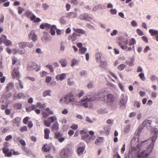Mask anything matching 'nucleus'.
Instances as JSON below:
<instances>
[{
  "label": "nucleus",
  "instance_id": "12",
  "mask_svg": "<svg viewBox=\"0 0 158 158\" xmlns=\"http://www.w3.org/2000/svg\"><path fill=\"white\" fill-rule=\"evenodd\" d=\"M115 98L111 94H109L106 95V101L108 103L110 104L112 103L114 101Z\"/></svg>",
  "mask_w": 158,
  "mask_h": 158
},
{
  "label": "nucleus",
  "instance_id": "38",
  "mask_svg": "<svg viewBox=\"0 0 158 158\" xmlns=\"http://www.w3.org/2000/svg\"><path fill=\"white\" fill-rule=\"evenodd\" d=\"M87 51V48L84 47L79 48V52L81 54H84Z\"/></svg>",
  "mask_w": 158,
  "mask_h": 158
},
{
  "label": "nucleus",
  "instance_id": "31",
  "mask_svg": "<svg viewBox=\"0 0 158 158\" xmlns=\"http://www.w3.org/2000/svg\"><path fill=\"white\" fill-rule=\"evenodd\" d=\"M17 44L19 48H24L26 47V42H19Z\"/></svg>",
  "mask_w": 158,
  "mask_h": 158
},
{
  "label": "nucleus",
  "instance_id": "19",
  "mask_svg": "<svg viewBox=\"0 0 158 158\" xmlns=\"http://www.w3.org/2000/svg\"><path fill=\"white\" fill-rule=\"evenodd\" d=\"M135 56H133L130 58V62H129L128 61H126L125 63L127 64L129 66H134V62L135 61Z\"/></svg>",
  "mask_w": 158,
  "mask_h": 158
},
{
  "label": "nucleus",
  "instance_id": "63",
  "mask_svg": "<svg viewBox=\"0 0 158 158\" xmlns=\"http://www.w3.org/2000/svg\"><path fill=\"white\" fill-rule=\"evenodd\" d=\"M139 76L140 78L142 80L144 81L145 80V77L143 73H141L139 74Z\"/></svg>",
  "mask_w": 158,
  "mask_h": 158
},
{
  "label": "nucleus",
  "instance_id": "59",
  "mask_svg": "<svg viewBox=\"0 0 158 158\" xmlns=\"http://www.w3.org/2000/svg\"><path fill=\"white\" fill-rule=\"evenodd\" d=\"M67 82L69 86L72 85L74 84V81L70 79H68Z\"/></svg>",
  "mask_w": 158,
  "mask_h": 158
},
{
  "label": "nucleus",
  "instance_id": "61",
  "mask_svg": "<svg viewBox=\"0 0 158 158\" xmlns=\"http://www.w3.org/2000/svg\"><path fill=\"white\" fill-rule=\"evenodd\" d=\"M136 32L139 35L142 36L143 35V33L142 31L139 29H137L136 30Z\"/></svg>",
  "mask_w": 158,
  "mask_h": 158
},
{
  "label": "nucleus",
  "instance_id": "6",
  "mask_svg": "<svg viewBox=\"0 0 158 158\" xmlns=\"http://www.w3.org/2000/svg\"><path fill=\"white\" fill-rule=\"evenodd\" d=\"M79 19L82 20L90 21L92 19V18L88 13H84L80 15Z\"/></svg>",
  "mask_w": 158,
  "mask_h": 158
},
{
  "label": "nucleus",
  "instance_id": "50",
  "mask_svg": "<svg viewBox=\"0 0 158 158\" xmlns=\"http://www.w3.org/2000/svg\"><path fill=\"white\" fill-rule=\"evenodd\" d=\"M44 125L47 127H49L51 125V122L48 120H44Z\"/></svg>",
  "mask_w": 158,
  "mask_h": 158
},
{
  "label": "nucleus",
  "instance_id": "21",
  "mask_svg": "<svg viewBox=\"0 0 158 158\" xmlns=\"http://www.w3.org/2000/svg\"><path fill=\"white\" fill-rule=\"evenodd\" d=\"M59 62L60 64L62 67H66L68 64L66 60L65 59H62L59 60Z\"/></svg>",
  "mask_w": 158,
  "mask_h": 158
},
{
  "label": "nucleus",
  "instance_id": "47",
  "mask_svg": "<svg viewBox=\"0 0 158 158\" xmlns=\"http://www.w3.org/2000/svg\"><path fill=\"white\" fill-rule=\"evenodd\" d=\"M6 38L4 40V41L3 43H4L5 45L6 46L11 45H12L11 42L9 40H6Z\"/></svg>",
  "mask_w": 158,
  "mask_h": 158
},
{
  "label": "nucleus",
  "instance_id": "11",
  "mask_svg": "<svg viewBox=\"0 0 158 158\" xmlns=\"http://www.w3.org/2000/svg\"><path fill=\"white\" fill-rule=\"evenodd\" d=\"M66 76L67 74L66 73H62L57 75L55 78L57 81H62L66 79Z\"/></svg>",
  "mask_w": 158,
  "mask_h": 158
},
{
  "label": "nucleus",
  "instance_id": "26",
  "mask_svg": "<svg viewBox=\"0 0 158 158\" xmlns=\"http://www.w3.org/2000/svg\"><path fill=\"white\" fill-rule=\"evenodd\" d=\"M149 32L152 36H156L158 35V31L156 30L150 29L149 30Z\"/></svg>",
  "mask_w": 158,
  "mask_h": 158
},
{
  "label": "nucleus",
  "instance_id": "64",
  "mask_svg": "<svg viewBox=\"0 0 158 158\" xmlns=\"http://www.w3.org/2000/svg\"><path fill=\"white\" fill-rule=\"evenodd\" d=\"M52 77L51 76H47L45 79V82L46 83H48L50 82L51 80Z\"/></svg>",
  "mask_w": 158,
  "mask_h": 158
},
{
  "label": "nucleus",
  "instance_id": "41",
  "mask_svg": "<svg viewBox=\"0 0 158 158\" xmlns=\"http://www.w3.org/2000/svg\"><path fill=\"white\" fill-rule=\"evenodd\" d=\"M45 67L46 68H48L49 69L51 72L53 73L54 72V68L52 65L48 64L46 65Z\"/></svg>",
  "mask_w": 158,
  "mask_h": 158
},
{
  "label": "nucleus",
  "instance_id": "48",
  "mask_svg": "<svg viewBox=\"0 0 158 158\" xmlns=\"http://www.w3.org/2000/svg\"><path fill=\"white\" fill-rule=\"evenodd\" d=\"M98 112L100 114H103L106 113L107 111L105 109H100L98 110Z\"/></svg>",
  "mask_w": 158,
  "mask_h": 158
},
{
  "label": "nucleus",
  "instance_id": "24",
  "mask_svg": "<svg viewBox=\"0 0 158 158\" xmlns=\"http://www.w3.org/2000/svg\"><path fill=\"white\" fill-rule=\"evenodd\" d=\"M121 46V48L123 50H126L127 51H131L132 48L134 49V46H133L132 48L131 47H128L127 45H122L121 44H120Z\"/></svg>",
  "mask_w": 158,
  "mask_h": 158
},
{
  "label": "nucleus",
  "instance_id": "42",
  "mask_svg": "<svg viewBox=\"0 0 158 158\" xmlns=\"http://www.w3.org/2000/svg\"><path fill=\"white\" fill-rule=\"evenodd\" d=\"M130 129V125H126L124 128V132L126 134L128 133Z\"/></svg>",
  "mask_w": 158,
  "mask_h": 158
},
{
  "label": "nucleus",
  "instance_id": "7",
  "mask_svg": "<svg viewBox=\"0 0 158 158\" xmlns=\"http://www.w3.org/2000/svg\"><path fill=\"white\" fill-rule=\"evenodd\" d=\"M62 134L59 132H56L55 133L54 137L58 139L60 143H62L65 139V138L62 137Z\"/></svg>",
  "mask_w": 158,
  "mask_h": 158
},
{
  "label": "nucleus",
  "instance_id": "53",
  "mask_svg": "<svg viewBox=\"0 0 158 158\" xmlns=\"http://www.w3.org/2000/svg\"><path fill=\"white\" fill-rule=\"evenodd\" d=\"M6 35H1V37H0V44H1L3 41H4V40L6 39Z\"/></svg>",
  "mask_w": 158,
  "mask_h": 158
},
{
  "label": "nucleus",
  "instance_id": "23",
  "mask_svg": "<svg viewBox=\"0 0 158 158\" xmlns=\"http://www.w3.org/2000/svg\"><path fill=\"white\" fill-rule=\"evenodd\" d=\"M44 36L43 37V39L46 41H48L50 40L51 38L50 35L47 32H44Z\"/></svg>",
  "mask_w": 158,
  "mask_h": 158
},
{
  "label": "nucleus",
  "instance_id": "14",
  "mask_svg": "<svg viewBox=\"0 0 158 158\" xmlns=\"http://www.w3.org/2000/svg\"><path fill=\"white\" fill-rule=\"evenodd\" d=\"M80 35H78L76 32L73 33L72 35L69 36L68 37L69 40H72V42H74L77 38L78 36H80Z\"/></svg>",
  "mask_w": 158,
  "mask_h": 158
},
{
  "label": "nucleus",
  "instance_id": "36",
  "mask_svg": "<svg viewBox=\"0 0 158 158\" xmlns=\"http://www.w3.org/2000/svg\"><path fill=\"white\" fill-rule=\"evenodd\" d=\"M36 108V106L35 105L30 106L27 107L26 108V110L28 112H30L31 111L34 110Z\"/></svg>",
  "mask_w": 158,
  "mask_h": 158
},
{
  "label": "nucleus",
  "instance_id": "8",
  "mask_svg": "<svg viewBox=\"0 0 158 158\" xmlns=\"http://www.w3.org/2000/svg\"><path fill=\"white\" fill-rule=\"evenodd\" d=\"M28 37L34 42H35L38 39L37 36L35 33L34 30H32L30 31L28 35Z\"/></svg>",
  "mask_w": 158,
  "mask_h": 158
},
{
  "label": "nucleus",
  "instance_id": "25",
  "mask_svg": "<svg viewBox=\"0 0 158 158\" xmlns=\"http://www.w3.org/2000/svg\"><path fill=\"white\" fill-rule=\"evenodd\" d=\"M50 130L48 128H46L44 130V138L48 139L49 138V134L50 133Z\"/></svg>",
  "mask_w": 158,
  "mask_h": 158
},
{
  "label": "nucleus",
  "instance_id": "9",
  "mask_svg": "<svg viewBox=\"0 0 158 158\" xmlns=\"http://www.w3.org/2000/svg\"><path fill=\"white\" fill-rule=\"evenodd\" d=\"M119 41L118 42V44L121 48V46L120 45V44L122 45H126L128 44V40L127 38L120 37L119 39Z\"/></svg>",
  "mask_w": 158,
  "mask_h": 158
},
{
  "label": "nucleus",
  "instance_id": "2",
  "mask_svg": "<svg viewBox=\"0 0 158 158\" xmlns=\"http://www.w3.org/2000/svg\"><path fill=\"white\" fill-rule=\"evenodd\" d=\"M152 133L153 135L152 136L150 139V140L151 141V143L149 145L147 150L148 152L146 153V154H148L152 151L154 148V143L157 137L158 130L157 129L154 130L152 132Z\"/></svg>",
  "mask_w": 158,
  "mask_h": 158
},
{
  "label": "nucleus",
  "instance_id": "56",
  "mask_svg": "<svg viewBox=\"0 0 158 158\" xmlns=\"http://www.w3.org/2000/svg\"><path fill=\"white\" fill-rule=\"evenodd\" d=\"M118 86L121 90L123 91L124 90V86L122 83L121 82H118Z\"/></svg>",
  "mask_w": 158,
  "mask_h": 158
},
{
  "label": "nucleus",
  "instance_id": "17",
  "mask_svg": "<svg viewBox=\"0 0 158 158\" xmlns=\"http://www.w3.org/2000/svg\"><path fill=\"white\" fill-rule=\"evenodd\" d=\"M56 27L55 25H52L50 28V33L52 35H55V30H56Z\"/></svg>",
  "mask_w": 158,
  "mask_h": 158
},
{
  "label": "nucleus",
  "instance_id": "4",
  "mask_svg": "<svg viewBox=\"0 0 158 158\" xmlns=\"http://www.w3.org/2000/svg\"><path fill=\"white\" fill-rule=\"evenodd\" d=\"M70 154V150L68 148L63 149L60 152L59 158H67Z\"/></svg>",
  "mask_w": 158,
  "mask_h": 158
},
{
  "label": "nucleus",
  "instance_id": "15",
  "mask_svg": "<svg viewBox=\"0 0 158 158\" xmlns=\"http://www.w3.org/2000/svg\"><path fill=\"white\" fill-rule=\"evenodd\" d=\"M52 25L50 24L45 23H42L40 26V28L42 29H45L47 30H48L50 29Z\"/></svg>",
  "mask_w": 158,
  "mask_h": 158
},
{
  "label": "nucleus",
  "instance_id": "58",
  "mask_svg": "<svg viewBox=\"0 0 158 158\" xmlns=\"http://www.w3.org/2000/svg\"><path fill=\"white\" fill-rule=\"evenodd\" d=\"M110 14L112 15H115L116 14L117 11L116 9H112L110 10Z\"/></svg>",
  "mask_w": 158,
  "mask_h": 158
},
{
  "label": "nucleus",
  "instance_id": "5",
  "mask_svg": "<svg viewBox=\"0 0 158 158\" xmlns=\"http://www.w3.org/2000/svg\"><path fill=\"white\" fill-rule=\"evenodd\" d=\"M120 108L121 109H123L125 107L127 103V96H125L123 94H122L120 97Z\"/></svg>",
  "mask_w": 158,
  "mask_h": 158
},
{
  "label": "nucleus",
  "instance_id": "45",
  "mask_svg": "<svg viewBox=\"0 0 158 158\" xmlns=\"http://www.w3.org/2000/svg\"><path fill=\"white\" fill-rule=\"evenodd\" d=\"M79 74L81 77L85 76L87 75V72L85 70H82L79 72Z\"/></svg>",
  "mask_w": 158,
  "mask_h": 158
},
{
  "label": "nucleus",
  "instance_id": "22",
  "mask_svg": "<svg viewBox=\"0 0 158 158\" xmlns=\"http://www.w3.org/2000/svg\"><path fill=\"white\" fill-rule=\"evenodd\" d=\"M51 92L52 91L51 90H46L43 92L42 94L43 96L44 97H45L48 96L50 97L51 96Z\"/></svg>",
  "mask_w": 158,
  "mask_h": 158
},
{
  "label": "nucleus",
  "instance_id": "54",
  "mask_svg": "<svg viewBox=\"0 0 158 158\" xmlns=\"http://www.w3.org/2000/svg\"><path fill=\"white\" fill-rule=\"evenodd\" d=\"M42 7L44 10H46L49 8V6L46 3H44L42 4Z\"/></svg>",
  "mask_w": 158,
  "mask_h": 158
},
{
  "label": "nucleus",
  "instance_id": "10",
  "mask_svg": "<svg viewBox=\"0 0 158 158\" xmlns=\"http://www.w3.org/2000/svg\"><path fill=\"white\" fill-rule=\"evenodd\" d=\"M143 129L144 128L142 125L140 126H139V128H138L137 130H136L135 133V139H139L140 134L142 131L143 130Z\"/></svg>",
  "mask_w": 158,
  "mask_h": 158
},
{
  "label": "nucleus",
  "instance_id": "37",
  "mask_svg": "<svg viewBox=\"0 0 158 158\" xmlns=\"http://www.w3.org/2000/svg\"><path fill=\"white\" fill-rule=\"evenodd\" d=\"M52 128L55 131H57L59 128V125L57 122L54 123L52 126Z\"/></svg>",
  "mask_w": 158,
  "mask_h": 158
},
{
  "label": "nucleus",
  "instance_id": "39",
  "mask_svg": "<svg viewBox=\"0 0 158 158\" xmlns=\"http://www.w3.org/2000/svg\"><path fill=\"white\" fill-rule=\"evenodd\" d=\"M141 105V103L139 101H135L134 102V106L135 107L139 108L140 107Z\"/></svg>",
  "mask_w": 158,
  "mask_h": 158
},
{
  "label": "nucleus",
  "instance_id": "60",
  "mask_svg": "<svg viewBox=\"0 0 158 158\" xmlns=\"http://www.w3.org/2000/svg\"><path fill=\"white\" fill-rule=\"evenodd\" d=\"M78 126L77 124H72L70 127V128L73 130H76L77 129Z\"/></svg>",
  "mask_w": 158,
  "mask_h": 158
},
{
  "label": "nucleus",
  "instance_id": "1",
  "mask_svg": "<svg viewBox=\"0 0 158 158\" xmlns=\"http://www.w3.org/2000/svg\"><path fill=\"white\" fill-rule=\"evenodd\" d=\"M105 98V95L103 93L100 92L95 94L91 98H88L87 96L83 97L81 99V106L85 108H87L90 102L93 101L102 100Z\"/></svg>",
  "mask_w": 158,
  "mask_h": 158
},
{
  "label": "nucleus",
  "instance_id": "51",
  "mask_svg": "<svg viewBox=\"0 0 158 158\" xmlns=\"http://www.w3.org/2000/svg\"><path fill=\"white\" fill-rule=\"evenodd\" d=\"M136 43V41L134 38L131 39L129 41V45L130 46L134 45Z\"/></svg>",
  "mask_w": 158,
  "mask_h": 158
},
{
  "label": "nucleus",
  "instance_id": "28",
  "mask_svg": "<svg viewBox=\"0 0 158 158\" xmlns=\"http://www.w3.org/2000/svg\"><path fill=\"white\" fill-rule=\"evenodd\" d=\"M14 86V84L10 82L9 83L6 87V92H8L10 89L13 88Z\"/></svg>",
  "mask_w": 158,
  "mask_h": 158
},
{
  "label": "nucleus",
  "instance_id": "34",
  "mask_svg": "<svg viewBox=\"0 0 158 158\" xmlns=\"http://www.w3.org/2000/svg\"><path fill=\"white\" fill-rule=\"evenodd\" d=\"M85 147L84 146L79 147L77 150L78 154L81 155L82 154L85 150Z\"/></svg>",
  "mask_w": 158,
  "mask_h": 158
},
{
  "label": "nucleus",
  "instance_id": "18",
  "mask_svg": "<svg viewBox=\"0 0 158 158\" xmlns=\"http://www.w3.org/2000/svg\"><path fill=\"white\" fill-rule=\"evenodd\" d=\"M37 64L35 63H31L28 65V68L29 70H33L36 68Z\"/></svg>",
  "mask_w": 158,
  "mask_h": 158
},
{
  "label": "nucleus",
  "instance_id": "29",
  "mask_svg": "<svg viewBox=\"0 0 158 158\" xmlns=\"http://www.w3.org/2000/svg\"><path fill=\"white\" fill-rule=\"evenodd\" d=\"M100 66L102 69H106L107 66V62L106 61H100Z\"/></svg>",
  "mask_w": 158,
  "mask_h": 158
},
{
  "label": "nucleus",
  "instance_id": "43",
  "mask_svg": "<svg viewBox=\"0 0 158 158\" xmlns=\"http://www.w3.org/2000/svg\"><path fill=\"white\" fill-rule=\"evenodd\" d=\"M36 106L38 107L44 109L46 107V105L45 103L41 104L40 102H38L36 104Z\"/></svg>",
  "mask_w": 158,
  "mask_h": 158
},
{
  "label": "nucleus",
  "instance_id": "35",
  "mask_svg": "<svg viewBox=\"0 0 158 158\" xmlns=\"http://www.w3.org/2000/svg\"><path fill=\"white\" fill-rule=\"evenodd\" d=\"M81 99L79 101H78L75 100L73 103H72V105L73 106H81Z\"/></svg>",
  "mask_w": 158,
  "mask_h": 158
},
{
  "label": "nucleus",
  "instance_id": "44",
  "mask_svg": "<svg viewBox=\"0 0 158 158\" xmlns=\"http://www.w3.org/2000/svg\"><path fill=\"white\" fill-rule=\"evenodd\" d=\"M22 106V105L20 103H15L14 105L15 108L17 109H20Z\"/></svg>",
  "mask_w": 158,
  "mask_h": 158
},
{
  "label": "nucleus",
  "instance_id": "27",
  "mask_svg": "<svg viewBox=\"0 0 158 158\" xmlns=\"http://www.w3.org/2000/svg\"><path fill=\"white\" fill-rule=\"evenodd\" d=\"M104 132L107 135H108L109 134L110 128L109 126L106 125L104 127Z\"/></svg>",
  "mask_w": 158,
  "mask_h": 158
},
{
  "label": "nucleus",
  "instance_id": "52",
  "mask_svg": "<svg viewBox=\"0 0 158 158\" xmlns=\"http://www.w3.org/2000/svg\"><path fill=\"white\" fill-rule=\"evenodd\" d=\"M126 67V65H125L124 64H122L118 66V69L120 70H123Z\"/></svg>",
  "mask_w": 158,
  "mask_h": 158
},
{
  "label": "nucleus",
  "instance_id": "30",
  "mask_svg": "<svg viewBox=\"0 0 158 158\" xmlns=\"http://www.w3.org/2000/svg\"><path fill=\"white\" fill-rule=\"evenodd\" d=\"M95 139V136L94 135L89 136L88 139L86 140V142L88 143H90L93 141Z\"/></svg>",
  "mask_w": 158,
  "mask_h": 158
},
{
  "label": "nucleus",
  "instance_id": "3",
  "mask_svg": "<svg viewBox=\"0 0 158 158\" xmlns=\"http://www.w3.org/2000/svg\"><path fill=\"white\" fill-rule=\"evenodd\" d=\"M25 15L27 18H30L31 20L33 21L34 23H39L41 21V19L39 18H36L32 12L29 10L26 11Z\"/></svg>",
  "mask_w": 158,
  "mask_h": 158
},
{
  "label": "nucleus",
  "instance_id": "49",
  "mask_svg": "<svg viewBox=\"0 0 158 158\" xmlns=\"http://www.w3.org/2000/svg\"><path fill=\"white\" fill-rule=\"evenodd\" d=\"M89 135L88 134V132L86 133L84 135H83L81 136V139L83 140H84L86 142V140L88 139Z\"/></svg>",
  "mask_w": 158,
  "mask_h": 158
},
{
  "label": "nucleus",
  "instance_id": "32",
  "mask_svg": "<svg viewBox=\"0 0 158 158\" xmlns=\"http://www.w3.org/2000/svg\"><path fill=\"white\" fill-rule=\"evenodd\" d=\"M102 54L101 52H98L95 55L96 59L97 61L99 62L101 61V57L102 56Z\"/></svg>",
  "mask_w": 158,
  "mask_h": 158
},
{
  "label": "nucleus",
  "instance_id": "55",
  "mask_svg": "<svg viewBox=\"0 0 158 158\" xmlns=\"http://www.w3.org/2000/svg\"><path fill=\"white\" fill-rule=\"evenodd\" d=\"M18 13L19 14H21L24 11V9L23 8L19 6L18 8Z\"/></svg>",
  "mask_w": 158,
  "mask_h": 158
},
{
  "label": "nucleus",
  "instance_id": "57",
  "mask_svg": "<svg viewBox=\"0 0 158 158\" xmlns=\"http://www.w3.org/2000/svg\"><path fill=\"white\" fill-rule=\"evenodd\" d=\"M150 79L152 81L157 80L158 81V78L156 76L154 75H153L151 76L150 77Z\"/></svg>",
  "mask_w": 158,
  "mask_h": 158
},
{
  "label": "nucleus",
  "instance_id": "20",
  "mask_svg": "<svg viewBox=\"0 0 158 158\" xmlns=\"http://www.w3.org/2000/svg\"><path fill=\"white\" fill-rule=\"evenodd\" d=\"M152 121L151 120L146 119L142 123V125L144 126L148 127L150 126L151 124Z\"/></svg>",
  "mask_w": 158,
  "mask_h": 158
},
{
  "label": "nucleus",
  "instance_id": "46",
  "mask_svg": "<svg viewBox=\"0 0 158 158\" xmlns=\"http://www.w3.org/2000/svg\"><path fill=\"white\" fill-rule=\"evenodd\" d=\"M103 139V137L98 138L95 141V144H98V143H102Z\"/></svg>",
  "mask_w": 158,
  "mask_h": 158
},
{
  "label": "nucleus",
  "instance_id": "33",
  "mask_svg": "<svg viewBox=\"0 0 158 158\" xmlns=\"http://www.w3.org/2000/svg\"><path fill=\"white\" fill-rule=\"evenodd\" d=\"M73 30L74 31L78 33L82 34H85V31L82 29L74 28Z\"/></svg>",
  "mask_w": 158,
  "mask_h": 158
},
{
  "label": "nucleus",
  "instance_id": "62",
  "mask_svg": "<svg viewBox=\"0 0 158 158\" xmlns=\"http://www.w3.org/2000/svg\"><path fill=\"white\" fill-rule=\"evenodd\" d=\"M77 63L78 61H77L76 59H73L71 61V66H73L75 64H77Z\"/></svg>",
  "mask_w": 158,
  "mask_h": 158
},
{
  "label": "nucleus",
  "instance_id": "13",
  "mask_svg": "<svg viewBox=\"0 0 158 158\" xmlns=\"http://www.w3.org/2000/svg\"><path fill=\"white\" fill-rule=\"evenodd\" d=\"M12 75L15 78H19L20 77V73L18 68L14 69L12 73Z\"/></svg>",
  "mask_w": 158,
  "mask_h": 158
},
{
  "label": "nucleus",
  "instance_id": "40",
  "mask_svg": "<svg viewBox=\"0 0 158 158\" xmlns=\"http://www.w3.org/2000/svg\"><path fill=\"white\" fill-rule=\"evenodd\" d=\"M48 120L50 121L51 123L54 122L57 120V118L56 116H53L50 117H49L48 118Z\"/></svg>",
  "mask_w": 158,
  "mask_h": 158
},
{
  "label": "nucleus",
  "instance_id": "16",
  "mask_svg": "<svg viewBox=\"0 0 158 158\" xmlns=\"http://www.w3.org/2000/svg\"><path fill=\"white\" fill-rule=\"evenodd\" d=\"M21 120V119L20 118L17 117L12 120L11 122L13 124H16L17 127H19L20 126Z\"/></svg>",
  "mask_w": 158,
  "mask_h": 158
}]
</instances>
